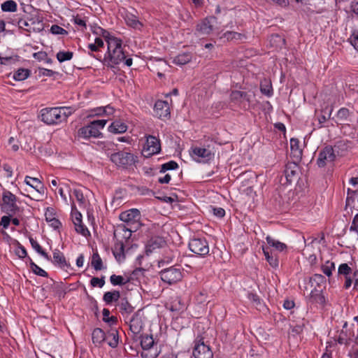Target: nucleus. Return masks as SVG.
<instances>
[{
    "label": "nucleus",
    "instance_id": "nucleus-1",
    "mask_svg": "<svg viewBox=\"0 0 358 358\" xmlns=\"http://www.w3.org/2000/svg\"><path fill=\"white\" fill-rule=\"evenodd\" d=\"M122 62L129 67L132 65L133 60L124 51L122 41L121 39L118 41L113 40L109 43V46L102 60V63L108 68L113 69Z\"/></svg>",
    "mask_w": 358,
    "mask_h": 358
},
{
    "label": "nucleus",
    "instance_id": "nucleus-2",
    "mask_svg": "<svg viewBox=\"0 0 358 358\" xmlns=\"http://www.w3.org/2000/svg\"><path fill=\"white\" fill-rule=\"evenodd\" d=\"M73 111L71 107L45 108L41 110V118L46 124H58L66 121Z\"/></svg>",
    "mask_w": 358,
    "mask_h": 358
},
{
    "label": "nucleus",
    "instance_id": "nucleus-3",
    "mask_svg": "<svg viewBox=\"0 0 358 358\" xmlns=\"http://www.w3.org/2000/svg\"><path fill=\"white\" fill-rule=\"evenodd\" d=\"M141 213L136 208H131L128 210L124 211L120 214L119 218L120 220L126 223L129 227L127 230L130 232L136 231L141 226Z\"/></svg>",
    "mask_w": 358,
    "mask_h": 358
},
{
    "label": "nucleus",
    "instance_id": "nucleus-4",
    "mask_svg": "<svg viewBox=\"0 0 358 358\" xmlns=\"http://www.w3.org/2000/svg\"><path fill=\"white\" fill-rule=\"evenodd\" d=\"M106 122V120L92 121L88 125L80 128L78 131V136L85 139L90 137L97 138L101 134L100 129L104 127Z\"/></svg>",
    "mask_w": 358,
    "mask_h": 358
},
{
    "label": "nucleus",
    "instance_id": "nucleus-5",
    "mask_svg": "<svg viewBox=\"0 0 358 358\" xmlns=\"http://www.w3.org/2000/svg\"><path fill=\"white\" fill-rule=\"evenodd\" d=\"M17 197L11 192L4 189L2 193L1 210L9 215H13L20 211V207L17 205Z\"/></svg>",
    "mask_w": 358,
    "mask_h": 358
},
{
    "label": "nucleus",
    "instance_id": "nucleus-6",
    "mask_svg": "<svg viewBox=\"0 0 358 358\" xmlns=\"http://www.w3.org/2000/svg\"><path fill=\"white\" fill-rule=\"evenodd\" d=\"M110 159L117 166L127 168L138 161V157L131 152L120 151L111 154Z\"/></svg>",
    "mask_w": 358,
    "mask_h": 358
},
{
    "label": "nucleus",
    "instance_id": "nucleus-7",
    "mask_svg": "<svg viewBox=\"0 0 358 358\" xmlns=\"http://www.w3.org/2000/svg\"><path fill=\"white\" fill-rule=\"evenodd\" d=\"M188 246L198 256L205 257L209 253L208 242L205 238H193L190 239Z\"/></svg>",
    "mask_w": 358,
    "mask_h": 358
},
{
    "label": "nucleus",
    "instance_id": "nucleus-8",
    "mask_svg": "<svg viewBox=\"0 0 358 358\" xmlns=\"http://www.w3.org/2000/svg\"><path fill=\"white\" fill-rule=\"evenodd\" d=\"M194 343L192 355L194 358H213L211 348L204 343L203 338L198 336Z\"/></svg>",
    "mask_w": 358,
    "mask_h": 358
},
{
    "label": "nucleus",
    "instance_id": "nucleus-9",
    "mask_svg": "<svg viewBox=\"0 0 358 358\" xmlns=\"http://www.w3.org/2000/svg\"><path fill=\"white\" fill-rule=\"evenodd\" d=\"M230 101L241 108L248 109L251 102V94L247 92L233 90L229 95Z\"/></svg>",
    "mask_w": 358,
    "mask_h": 358
},
{
    "label": "nucleus",
    "instance_id": "nucleus-10",
    "mask_svg": "<svg viewBox=\"0 0 358 358\" xmlns=\"http://www.w3.org/2000/svg\"><path fill=\"white\" fill-rule=\"evenodd\" d=\"M146 142L143 146L142 153L144 157H150L161 151L160 141L154 136H146Z\"/></svg>",
    "mask_w": 358,
    "mask_h": 358
},
{
    "label": "nucleus",
    "instance_id": "nucleus-11",
    "mask_svg": "<svg viewBox=\"0 0 358 358\" xmlns=\"http://www.w3.org/2000/svg\"><path fill=\"white\" fill-rule=\"evenodd\" d=\"M159 275L161 279L169 285L176 283L182 278L180 269L173 266L163 269L159 272Z\"/></svg>",
    "mask_w": 358,
    "mask_h": 358
},
{
    "label": "nucleus",
    "instance_id": "nucleus-12",
    "mask_svg": "<svg viewBox=\"0 0 358 358\" xmlns=\"http://www.w3.org/2000/svg\"><path fill=\"white\" fill-rule=\"evenodd\" d=\"M336 159L331 145H327L320 151L317 164L319 167H324L328 163L334 162Z\"/></svg>",
    "mask_w": 358,
    "mask_h": 358
},
{
    "label": "nucleus",
    "instance_id": "nucleus-13",
    "mask_svg": "<svg viewBox=\"0 0 358 358\" xmlns=\"http://www.w3.org/2000/svg\"><path fill=\"white\" fill-rule=\"evenodd\" d=\"M142 316V309H139L129 319V329L135 337L138 336L143 328Z\"/></svg>",
    "mask_w": 358,
    "mask_h": 358
},
{
    "label": "nucleus",
    "instance_id": "nucleus-14",
    "mask_svg": "<svg viewBox=\"0 0 358 358\" xmlns=\"http://www.w3.org/2000/svg\"><path fill=\"white\" fill-rule=\"evenodd\" d=\"M215 18L209 17L203 19L197 24L196 27V33L199 36L209 35L213 30V22Z\"/></svg>",
    "mask_w": 358,
    "mask_h": 358
},
{
    "label": "nucleus",
    "instance_id": "nucleus-15",
    "mask_svg": "<svg viewBox=\"0 0 358 358\" xmlns=\"http://www.w3.org/2000/svg\"><path fill=\"white\" fill-rule=\"evenodd\" d=\"M190 155L195 160L199 161V159H203L205 162L211 160L214 157V154L210 150L199 147L192 148Z\"/></svg>",
    "mask_w": 358,
    "mask_h": 358
},
{
    "label": "nucleus",
    "instance_id": "nucleus-16",
    "mask_svg": "<svg viewBox=\"0 0 358 358\" xmlns=\"http://www.w3.org/2000/svg\"><path fill=\"white\" fill-rule=\"evenodd\" d=\"M154 113L160 119L169 117L170 108L169 103L162 100L157 101L154 106Z\"/></svg>",
    "mask_w": 358,
    "mask_h": 358
},
{
    "label": "nucleus",
    "instance_id": "nucleus-17",
    "mask_svg": "<svg viewBox=\"0 0 358 358\" xmlns=\"http://www.w3.org/2000/svg\"><path fill=\"white\" fill-rule=\"evenodd\" d=\"M116 306L124 318H127L134 310V307L128 301L126 297L121 298L116 304Z\"/></svg>",
    "mask_w": 358,
    "mask_h": 358
},
{
    "label": "nucleus",
    "instance_id": "nucleus-18",
    "mask_svg": "<svg viewBox=\"0 0 358 358\" xmlns=\"http://www.w3.org/2000/svg\"><path fill=\"white\" fill-rule=\"evenodd\" d=\"M349 145H350L349 141L341 140L337 141L334 146H331L336 157L345 156L350 148Z\"/></svg>",
    "mask_w": 358,
    "mask_h": 358
},
{
    "label": "nucleus",
    "instance_id": "nucleus-19",
    "mask_svg": "<svg viewBox=\"0 0 358 358\" xmlns=\"http://www.w3.org/2000/svg\"><path fill=\"white\" fill-rule=\"evenodd\" d=\"M309 301L311 303H317L324 306L326 303V299L322 294V289L315 287L310 292Z\"/></svg>",
    "mask_w": 358,
    "mask_h": 358
},
{
    "label": "nucleus",
    "instance_id": "nucleus-20",
    "mask_svg": "<svg viewBox=\"0 0 358 358\" xmlns=\"http://www.w3.org/2000/svg\"><path fill=\"white\" fill-rule=\"evenodd\" d=\"M299 166L296 162H289L285 165L284 170L285 176L288 182L291 183L293 179L297 176Z\"/></svg>",
    "mask_w": 358,
    "mask_h": 358
},
{
    "label": "nucleus",
    "instance_id": "nucleus-21",
    "mask_svg": "<svg viewBox=\"0 0 358 358\" xmlns=\"http://www.w3.org/2000/svg\"><path fill=\"white\" fill-rule=\"evenodd\" d=\"M290 149L291 157L297 162L300 161L302 157L303 151L299 146V139L295 138H292L290 139Z\"/></svg>",
    "mask_w": 358,
    "mask_h": 358
},
{
    "label": "nucleus",
    "instance_id": "nucleus-22",
    "mask_svg": "<svg viewBox=\"0 0 358 358\" xmlns=\"http://www.w3.org/2000/svg\"><path fill=\"white\" fill-rule=\"evenodd\" d=\"M166 244L164 239L159 236L152 238L146 245V252H152L153 250L157 248H162Z\"/></svg>",
    "mask_w": 358,
    "mask_h": 358
},
{
    "label": "nucleus",
    "instance_id": "nucleus-23",
    "mask_svg": "<svg viewBox=\"0 0 358 358\" xmlns=\"http://www.w3.org/2000/svg\"><path fill=\"white\" fill-rule=\"evenodd\" d=\"M351 114L352 112L347 108L343 107L340 108L336 115L337 118L336 123L337 124H349L348 122L350 121V117Z\"/></svg>",
    "mask_w": 358,
    "mask_h": 358
},
{
    "label": "nucleus",
    "instance_id": "nucleus-24",
    "mask_svg": "<svg viewBox=\"0 0 358 358\" xmlns=\"http://www.w3.org/2000/svg\"><path fill=\"white\" fill-rule=\"evenodd\" d=\"M52 262L55 264L58 265L62 269L70 267V264L66 262L64 255L58 249H55L53 252Z\"/></svg>",
    "mask_w": 358,
    "mask_h": 358
},
{
    "label": "nucleus",
    "instance_id": "nucleus-25",
    "mask_svg": "<svg viewBox=\"0 0 358 358\" xmlns=\"http://www.w3.org/2000/svg\"><path fill=\"white\" fill-rule=\"evenodd\" d=\"M92 340L95 346L99 347L106 340V334L101 329L95 328L92 334Z\"/></svg>",
    "mask_w": 358,
    "mask_h": 358
},
{
    "label": "nucleus",
    "instance_id": "nucleus-26",
    "mask_svg": "<svg viewBox=\"0 0 358 358\" xmlns=\"http://www.w3.org/2000/svg\"><path fill=\"white\" fill-rule=\"evenodd\" d=\"M120 299V292L117 290L106 292L103 296V300L106 305H111L113 303H117Z\"/></svg>",
    "mask_w": 358,
    "mask_h": 358
},
{
    "label": "nucleus",
    "instance_id": "nucleus-27",
    "mask_svg": "<svg viewBox=\"0 0 358 358\" xmlns=\"http://www.w3.org/2000/svg\"><path fill=\"white\" fill-rule=\"evenodd\" d=\"M193 57V55L190 52H183L176 56L173 62L177 65H185L189 63Z\"/></svg>",
    "mask_w": 358,
    "mask_h": 358
},
{
    "label": "nucleus",
    "instance_id": "nucleus-28",
    "mask_svg": "<svg viewBox=\"0 0 358 358\" xmlns=\"http://www.w3.org/2000/svg\"><path fill=\"white\" fill-rule=\"evenodd\" d=\"M141 338V345L143 350H148L153 348L156 341L154 339L152 335L142 334L139 336Z\"/></svg>",
    "mask_w": 358,
    "mask_h": 358
},
{
    "label": "nucleus",
    "instance_id": "nucleus-29",
    "mask_svg": "<svg viewBox=\"0 0 358 358\" xmlns=\"http://www.w3.org/2000/svg\"><path fill=\"white\" fill-rule=\"evenodd\" d=\"M113 254L117 261H121L125 258L124 245L122 241H117L113 248Z\"/></svg>",
    "mask_w": 358,
    "mask_h": 358
},
{
    "label": "nucleus",
    "instance_id": "nucleus-30",
    "mask_svg": "<svg viewBox=\"0 0 358 358\" xmlns=\"http://www.w3.org/2000/svg\"><path fill=\"white\" fill-rule=\"evenodd\" d=\"M263 252L265 256V259L268 262L270 266L273 268H276L278 266L279 262L277 257V255L273 251H269L268 248L263 247Z\"/></svg>",
    "mask_w": 358,
    "mask_h": 358
},
{
    "label": "nucleus",
    "instance_id": "nucleus-31",
    "mask_svg": "<svg viewBox=\"0 0 358 358\" xmlns=\"http://www.w3.org/2000/svg\"><path fill=\"white\" fill-rule=\"evenodd\" d=\"M24 182L27 185L36 189L39 193L43 192L44 187L38 178L26 176L24 179Z\"/></svg>",
    "mask_w": 358,
    "mask_h": 358
},
{
    "label": "nucleus",
    "instance_id": "nucleus-32",
    "mask_svg": "<svg viewBox=\"0 0 358 358\" xmlns=\"http://www.w3.org/2000/svg\"><path fill=\"white\" fill-rule=\"evenodd\" d=\"M127 129V126L120 120L114 121L108 127V131L113 134L124 133Z\"/></svg>",
    "mask_w": 358,
    "mask_h": 358
},
{
    "label": "nucleus",
    "instance_id": "nucleus-33",
    "mask_svg": "<svg viewBox=\"0 0 358 358\" xmlns=\"http://www.w3.org/2000/svg\"><path fill=\"white\" fill-rule=\"evenodd\" d=\"M326 282V278L321 274H315L310 278V283L312 287H317L318 289H322Z\"/></svg>",
    "mask_w": 358,
    "mask_h": 358
},
{
    "label": "nucleus",
    "instance_id": "nucleus-34",
    "mask_svg": "<svg viewBox=\"0 0 358 358\" xmlns=\"http://www.w3.org/2000/svg\"><path fill=\"white\" fill-rule=\"evenodd\" d=\"M31 75V71L28 69L20 68L13 73V78L16 81H23Z\"/></svg>",
    "mask_w": 358,
    "mask_h": 358
},
{
    "label": "nucleus",
    "instance_id": "nucleus-35",
    "mask_svg": "<svg viewBox=\"0 0 358 358\" xmlns=\"http://www.w3.org/2000/svg\"><path fill=\"white\" fill-rule=\"evenodd\" d=\"M29 20V22H31V24H33L31 31L39 32L43 30L44 26L43 22L37 14L33 15Z\"/></svg>",
    "mask_w": 358,
    "mask_h": 358
},
{
    "label": "nucleus",
    "instance_id": "nucleus-36",
    "mask_svg": "<svg viewBox=\"0 0 358 358\" xmlns=\"http://www.w3.org/2000/svg\"><path fill=\"white\" fill-rule=\"evenodd\" d=\"M285 43V39L279 34H272L270 37V44L275 48H281Z\"/></svg>",
    "mask_w": 358,
    "mask_h": 358
},
{
    "label": "nucleus",
    "instance_id": "nucleus-37",
    "mask_svg": "<svg viewBox=\"0 0 358 358\" xmlns=\"http://www.w3.org/2000/svg\"><path fill=\"white\" fill-rule=\"evenodd\" d=\"M110 338H111V339L108 341V345L113 348H116L119 343L118 331L115 329L111 330L106 336V339Z\"/></svg>",
    "mask_w": 358,
    "mask_h": 358
},
{
    "label": "nucleus",
    "instance_id": "nucleus-38",
    "mask_svg": "<svg viewBox=\"0 0 358 358\" xmlns=\"http://www.w3.org/2000/svg\"><path fill=\"white\" fill-rule=\"evenodd\" d=\"M124 20L129 26L135 29H138L142 26V24L138 20L137 17L131 13H127Z\"/></svg>",
    "mask_w": 358,
    "mask_h": 358
},
{
    "label": "nucleus",
    "instance_id": "nucleus-39",
    "mask_svg": "<svg viewBox=\"0 0 358 358\" xmlns=\"http://www.w3.org/2000/svg\"><path fill=\"white\" fill-rule=\"evenodd\" d=\"M91 265L96 271L103 268L102 259L97 252H94L92 256Z\"/></svg>",
    "mask_w": 358,
    "mask_h": 358
},
{
    "label": "nucleus",
    "instance_id": "nucleus-40",
    "mask_svg": "<svg viewBox=\"0 0 358 358\" xmlns=\"http://www.w3.org/2000/svg\"><path fill=\"white\" fill-rule=\"evenodd\" d=\"M266 239L267 243L270 246L275 248L278 251L282 252L287 248V245L285 243H281L279 241H276L269 236H268Z\"/></svg>",
    "mask_w": 358,
    "mask_h": 358
},
{
    "label": "nucleus",
    "instance_id": "nucleus-41",
    "mask_svg": "<svg viewBox=\"0 0 358 358\" xmlns=\"http://www.w3.org/2000/svg\"><path fill=\"white\" fill-rule=\"evenodd\" d=\"M29 242L31 245V247L41 256H43L44 258H45L48 260L50 259V257L48 255V254L43 250L41 246L38 244V243L35 241L33 238H29Z\"/></svg>",
    "mask_w": 358,
    "mask_h": 358
},
{
    "label": "nucleus",
    "instance_id": "nucleus-42",
    "mask_svg": "<svg viewBox=\"0 0 358 358\" xmlns=\"http://www.w3.org/2000/svg\"><path fill=\"white\" fill-rule=\"evenodd\" d=\"M17 5L13 0H8L1 5V8L3 12H15Z\"/></svg>",
    "mask_w": 358,
    "mask_h": 358
},
{
    "label": "nucleus",
    "instance_id": "nucleus-43",
    "mask_svg": "<svg viewBox=\"0 0 358 358\" xmlns=\"http://www.w3.org/2000/svg\"><path fill=\"white\" fill-rule=\"evenodd\" d=\"M223 38L227 41H242L246 37L244 34L236 31H227L223 34Z\"/></svg>",
    "mask_w": 358,
    "mask_h": 358
},
{
    "label": "nucleus",
    "instance_id": "nucleus-44",
    "mask_svg": "<svg viewBox=\"0 0 358 358\" xmlns=\"http://www.w3.org/2000/svg\"><path fill=\"white\" fill-rule=\"evenodd\" d=\"M52 289V291L59 296V297H64L66 294V290L64 285L62 282H54Z\"/></svg>",
    "mask_w": 358,
    "mask_h": 358
},
{
    "label": "nucleus",
    "instance_id": "nucleus-45",
    "mask_svg": "<svg viewBox=\"0 0 358 358\" xmlns=\"http://www.w3.org/2000/svg\"><path fill=\"white\" fill-rule=\"evenodd\" d=\"M248 299L252 302L253 305L256 306L257 308L261 309L262 307H264V304L262 301V299L259 296L253 292H249L248 294Z\"/></svg>",
    "mask_w": 358,
    "mask_h": 358
},
{
    "label": "nucleus",
    "instance_id": "nucleus-46",
    "mask_svg": "<svg viewBox=\"0 0 358 358\" xmlns=\"http://www.w3.org/2000/svg\"><path fill=\"white\" fill-rule=\"evenodd\" d=\"M103 322L110 324V325L116 324L117 318L115 316L110 317V310L108 308H103Z\"/></svg>",
    "mask_w": 358,
    "mask_h": 358
},
{
    "label": "nucleus",
    "instance_id": "nucleus-47",
    "mask_svg": "<svg viewBox=\"0 0 358 358\" xmlns=\"http://www.w3.org/2000/svg\"><path fill=\"white\" fill-rule=\"evenodd\" d=\"M29 262H30V267L32 270V271L37 275L42 276V277H48V273L39 267L37 264H36L30 257H29Z\"/></svg>",
    "mask_w": 358,
    "mask_h": 358
},
{
    "label": "nucleus",
    "instance_id": "nucleus-48",
    "mask_svg": "<svg viewBox=\"0 0 358 358\" xmlns=\"http://www.w3.org/2000/svg\"><path fill=\"white\" fill-rule=\"evenodd\" d=\"M31 17H28L27 19H20L17 22L19 28L22 29L27 32H31V27L33 24H31V22H29V20Z\"/></svg>",
    "mask_w": 358,
    "mask_h": 358
},
{
    "label": "nucleus",
    "instance_id": "nucleus-49",
    "mask_svg": "<svg viewBox=\"0 0 358 358\" xmlns=\"http://www.w3.org/2000/svg\"><path fill=\"white\" fill-rule=\"evenodd\" d=\"M322 272L328 277L332 274V271L335 270V264L333 262L327 261L324 264L322 265Z\"/></svg>",
    "mask_w": 358,
    "mask_h": 358
},
{
    "label": "nucleus",
    "instance_id": "nucleus-50",
    "mask_svg": "<svg viewBox=\"0 0 358 358\" xmlns=\"http://www.w3.org/2000/svg\"><path fill=\"white\" fill-rule=\"evenodd\" d=\"M73 52L71 51H59L57 53V59L59 62H64L72 59Z\"/></svg>",
    "mask_w": 358,
    "mask_h": 358
},
{
    "label": "nucleus",
    "instance_id": "nucleus-51",
    "mask_svg": "<svg viewBox=\"0 0 358 358\" xmlns=\"http://www.w3.org/2000/svg\"><path fill=\"white\" fill-rule=\"evenodd\" d=\"M110 283L114 285H124L129 282V280H125L122 275H112L110 277Z\"/></svg>",
    "mask_w": 358,
    "mask_h": 358
},
{
    "label": "nucleus",
    "instance_id": "nucleus-52",
    "mask_svg": "<svg viewBox=\"0 0 358 358\" xmlns=\"http://www.w3.org/2000/svg\"><path fill=\"white\" fill-rule=\"evenodd\" d=\"M72 208V214L73 215V222L74 225H78V224H82V215L80 212H78L76 208L74 203L71 206Z\"/></svg>",
    "mask_w": 358,
    "mask_h": 358
},
{
    "label": "nucleus",
    "instance_id": "nucleus-53",
    "mask_svg": "<svg viewBox=\"0 0 358 358\" xmlns=\"http://www.w3.org/2000/svg\"><path fill=\"white\" fill-rule=\"evenodd\" d=\"M327 110H328L327 107L324 110H322V113H324V114H321L318 117V121H319L320 124L324 123L328 119H329L331 117V113L333 112V107H331L329 109L328 113H327V111H326Z\"/></svg>",
    "mask_w": 358,
    "mask_h": 358
},
{
    "label": "nucleus",
    "instance_id": "nucleus-54",
    "mask_svg": "<svg viewBox=\"0 0 358 358\" xmlns=\"http://www.w3.org/2000/svg\"><path fill=\"white\" fill-rule=\"evenodd\" d=\"M178 167V164L175 161H169L163 164L161 166L160 173H164L166 171L174 170Z\"/></svg>",
    "mask_w": 358,
    "mask_h": 358
},
{
    "label": "nucleus",
    "instance_id": "nucleus-55",
    "mask_svg": "<svg viewBox=\"0 0 358 358\" xmlns=\"http://www.w3.org/2000/svg\"><path fill=\"white\" fill-rule=\"evenodd\" d=\"M104 284H105V277L104 276L101 277V278H96V277H93L90 280V285L93 287H102L104 285Z\"/></svg>",
    "mask_w": 358,
    "mask_h": 358
},
{
    "label": "nucleus",
    "instance_id": "nucleus-56",
    "mask_svg": "<svg viewBox=\"0 0 358 358\" xmlns=\"http://www.w3.org/2000/svg\"><path fill=\"white\" fill-rule=\"evenodd\" d=\"M352 272L351 268L346 263L341 264L338 266V273L340 275L348 276Z\"/></svg>",
    "mask_w": 358,
    "mask_h": 358
},
{
    "label": "nucleus",
    "instance_id": "nucleus-57",
    "mask_svg": "<svg viewBox=\"0 0 358 358\" xmlns=\"http://www.w3.org/2000/svg\"><path fill=\"white\" fill-rule=\"evenodd\" d=\"M50 31L55 35H66L68 34V31L66 29L57 24H53L50 28Z\"/></svg>",
    "mask_w": 358,
    "mask_h": 358
},
{
    "label": "nucleus",
    "instance_id": "nucleus-58",
    "mask_svg": "<svg viewBox=\"0 0 358 358\" xmlns=\"http://www.w3.org/2000/svg\"><path fill=\"white\" fill-rule=\"evenodd\" d=\"M102 34L100 35V36H102L105 41H106L107 43V45H108V47L109 46V43H110V41H118L120 40V38H117L113 35H111L109 31H108L106 29H103V32H101Z\"/></svg>",
    "mask_w": 358,
    "mask_h": 358
},
{
    "label": "nucleus",
    "instance_id": "nucleus-59",
    "mask_svg": "<svg viewBox=\"0 0 358 358\" xmlns=\"http://www.w3.org/2000/svg\"><path fill=\"white\" fill-rule=\"evenodd\" d=\"M73 193L80 205H84L85 203V199L83 192L80 189H75Z\"/></svg>",
    "mask_w": 358,
    "mask_h": 358
},
{
    "label": "nucleus",
    "instance_id": "nucleus-60",
    "mask_svg": "<svg viewBox=\"0 0 358 358\" xmlns=\"http://www.w3.org/2000/svg\"><path fill=\"white\" fill-rule=\"evenodd\" d=\"M76 231L84 236H90V233L87 228L82 223L75 225Z\"/></svg>",
    "mask_w": 358,
    "mask_h": 358
},
{
    "label": "nucleus",
    "instance_id": "nucleus-61",
    "mask_svg": "<svg viewBox=\"0 0 358 358\" xmlns=\"http://www.w3.org/2000/svg\"><path fill=\"white\" fill-rule=\"evenodd\" d=\"M260 90L263 94L266 95L268 97L273 94V89L271 85L261 84Z\"/></svg>",
    "mask_w": 358,
    "mask_h": 358
},
{
    "label": "nucleus",
    "instance_id": "nucleus-62",
    "mask_svg": "<svg viewBox=\"0 0 358 358\" xmlns=\"http://www.w3.org/2000/svg\"><path fill=\"white\" fill-rule=\"evenodd\" d=\"M38 71H39V74L41 76H43L52 77V76H54L55 75L58 74V73L56 71H54L50 69H45V68H39Z\"/></svg>",
    "mask_w": 358,
    "mask_h": 358
},
{
    "label": "nucleus",
    "instance_id": "nucleus-63",
    "mask_svg": "<svg viewBox=\"0 0 358 358\" xmlns=\"http://www.w3.org/2000/svg\"><path fill=\"white\" fill-rule=\"evenodd\" d=\"M15 254L21 259L26 257L27 255L25 248L20 243H18V246L15 250Z\"/></svg>",
    "mask_w": 358,
    "mask_h": 358
},
{
    "label": "nucleus",
    "instance_id": "nucleus-64",
    "mask_svg": "<svg viewBox=\"0 0 358 358\" xmlns=\"http://www.w3.org/2000/svg\"><path fill=\"white\" fill-rule=\"evenodd\" d=\"M104 107H98L91 110V113L88 115V117L99 116L105 115Z\"/></svg>",
    "mask_w": 358,
    "mask_h": 358
}]
</instances>
